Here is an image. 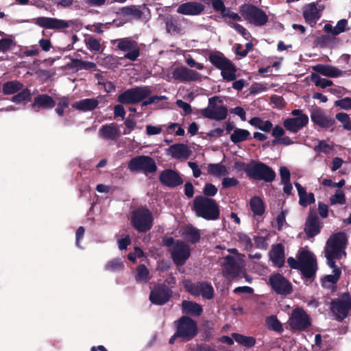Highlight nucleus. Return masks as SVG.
I'll use <instances>...</instances> for the list:
<instances>
[{
	"label": "nucleus",
	"mask_w": 351,
	"mask_h": 351,
	"mask_svg": "<svg viewBox=\"0 0 351 351\" xmlns=\"http://www.w3.org/2000/svg\"><path fill=\"white\" fill-rule=\"evenodd\" d=\"M347 243V236L343 232L333 234L328 239L324 254L328 266L332 269V274L327 275L322 279L323 287L330 288L338 281L341 270L335 265L334 259H339L343 255L346 256L345 249Z\"/></svg>",
	"instance_id": "obj_1"
},
{
	"label": "nucleus",
	"mask_w": 351,
	"mask_h": 351,
	"mask_svg": "<svg viewBox=\"0 0 351 351\" xmlns=\"http://www.w3.org/2000/svg\"><path fill=\"white\" fill-rule=\"evenodd\" d=\"M287 263L293 269H299L308 278L313 277L317 269L315 256L308 250L300 251L298 255V260L293 257L288 258Z\"/></svg>",
	"instance_id": "obj_2"
},
{
	"label": "nucleus",
	"mask_w": 351,
	"mask_h": 351,
	"mask_svg": "<svg viewBox=\"0 0 351 351\" xmlns=\"http://www.w3.org/2000/svg\"><path fill=\"white\" fill-rule=\"evenodd\" d=\"M193 210L197 216L206 220H216L219 218V205L213 199L206 196H197L193 200Z\"/></svg>",
	"instance_id": "obj_3"
},
{
	"label": "nucleus",
	"mask_w": 351,
	"mask_h": 351,
	"mask_svg": "<svg viewBox=\"0 0 351 351\" xmlns=\"http://www.w3.org/2000/svg\"><path fill=\"white\" fill-rule=\"evenodd\" d=\"M208 59L216 68L221 71V75L224 80L230 82L237 79L236 66L223 54L219 52L213 53L209 55Z\"/></svg>",
	"instance_id": "obj_4"
},
{
	"label": "nucleus",
	"mask_w": 351,
	"mask_h": 351,
	"mask_svg": "<svg viewBox=\"0 0 351 351\" xmlns=\"http://www.w3.org/2000/svg\"><path fill=\"white\" fill-rule=\"evenodd\" d=\"M245 255L231 256L228 255L221 261L223 275L228 279H234L244 272L245 263Z\"/></svg>",
	"instance_id": "obj_5"
},
{
	"label": "nucleus",
	"mask_w": 351,
	"mask_h": 351,
	"mask_svg": "<svg viewBox=\"0 0 351 351\" xmlns=\"http://www.w3.org/2000/svg\"><path fill=\"white\" fill-rule=\"evenodd\" d=\"M200 113L204 118L222 121L226 119L228 116V109L223 104L219 97L214 96L208 99V106L202 109Z\"/></svg>",
	"instance_id": "obj_6"
},
{
	"label": "nucleus",
	"mask_w": 351,
	"mask_h": 351,
	"mask_svg": "<svg viewBox=\"0 0 351 351\" xmlns=\"http://www.w3.org/2000/svg\"><path fill=\"white\" fill-rule=\"evenodd\" d=\"M247 176L250 179L269 182L275 179L276 173L271 167L265 164L252 160L247 169Z\"/></svg>",
	"instance_id": "obj_7"
},
{
	"label": "nucleus",
	"mask_w": 351,
	"mask_h": 351,
	"mask_svg": "<svg viewBox=\"0 0 351 351\" xmlns=\"http://www.w3.org/2000/svg\"><path fill=\"white\" fill-rule=\"evenodd\" d=\"M111 43L124 53L125 59L134 62L140 56V45L130 37L112 40Z\"/></svg>",
	"instance_id": "obj_8"
},
{
	"label": "nucleus",
	"mask_w": 351,
	"mask_h": 351,
	"mask_svg": "<svg viewBox=\"0 0 351 351\" xmlns=\"http://www.w3.org/2000/svg\"><path fill=\"white\" fill-rule=\"evenodd\" d=\"M176 335L183 341H188L193 339L197 334V323L187 316H182L175 322Z\"/></svg>",
	"instance_id": "obj_9"
},
{
	"label": "nucleus",
	"mask_w": 351,
	"mask_h": 351,
	"mask_svg": "<svg viewBox=\"0 0 351 351\" xmlns=\"http://www.w3.org/2000/svg\"><path fill=\"white\" fill-rule=\"evenodd\" d=\"M151 93L148 86H137L128 89L119 95L117 101L122 104H134L143 101Z\"/></svg>",
	"instance_id": "obj_10"
},
{
	"label": "nucleus",
	"mask_w": 351,
	"mask_h": 351,
	"mask_svg": "<svg viewBox=\"0 0 351 351\" xmlns=\"http://www.w3.org/2000/svg\"><path fill=\"white\" fill-rule=\"evenodd\" d=\"M128 168L132 172H143L145 174L154 173L157 170L155 160L147 156L132 158L128 162Z\"/></svg>",
	"instance_id": "obj_11"
},
{
	"label": "nucleus",
	"mask_w": 351,
	"mask_h": 351,
	"mask_svg": "<svg viewBox=\"0 0 351 351\" xmlns=\"http://www.w3.org/2000/svg\"><path fill=\"white\" fill-rule=\"evenodd\" d=\"M240 12L243 18L256 26H263L268 21V16L261 9L255 5L245 4L240 8Z\"/></svg>",
	"instance_id": "obj_12"
},
{
	"label": "nucleus",
	"mask_w": 351,
	"mask_h": 351,
	"mask_svg": "<svg viewBox=\"0 0 351 351\" xmlns=\"http://www.w3.org/2000/svg\"><path fill=\"white\" fill-rule=\"evenodd\" d=\"M152 215L144 208H138L132 213L131 222L136 230L139 232H146L152 226Z\"/></svg>",
	"instance_id": "obj_13"
},
{
	"label": "nucleus",
	"mask_w": 351,
	"mask_h": 351,
	"mask_svg": "<svg viewBox=\"0 0 351 351\" xmlns=\"http://www.w3.org/2000/svg\"><path fill=\"white\" fill-rule=\"evenodd\" d=\"M182 283L186 290L193 295H202L206 300H210L214 296V289L210 283L206 282L193 283L189 280H184Z\"/></svg>",
	"instance_id": "obj_14"
},
{
	"label": "nucleus",
	"mask_w": 351,
	"mask_h": 351,
	"mask_svg": "<svg viewBox=\"0 0 351 351\" xmlns=\"http://www.w3.org/2000/svg\"><path fill=\"white\" fill-rule=\"evenodd\" d=\"M291 114L294 117L285 119L283 126L289 132L297 133L308 124V117L298 109L292 110Z\"/></svg>",
	"instance_id": "obj_15"
},
{
	"label": "nucleus",
	"mask_w": 351,
	"mask_h": 351,
	"mask_svg": "<svg viewBox=\"0 0 351 351\" xmlns=\"http://www.w3.org/2000/svg\"><path fill=\"white\" fill-rule=\"evenodd\" d=\"M287 324L291 330H304L311 325V321L303 309L296 308L290 314Z\"/></svg>",
	"instance_id": "obj_16"
},
{
	"label": "nucleus",
	"mask_w": 351,
	"mask_h": 351,
	"mask_svg": "<svg viewBox=\"0 0 351 351\" xmlns=\"http://www.w3.org/2000/svg\"><path fill=\"white\" fill-rule=\"evenodd\" d=\"M171 254L175 264L177 265H182L189 258L191 250L185 243L177 241L171 249Z\"/></svg>",
	"instance_id": "obj_17"
},
{
	"label": "nucleus",
	"mask_w": 351,
	"mask_h": 351,
	"mask_svg": "<svg viewBox=\"0 0 351 351\" xmlns=\"http://www.w3.org/2000/svg\"><path fill=\"white\" fill-rule=\"evenodd\" d=\"M34 23L46 29L62 30L71 25V22L56 18L40 16L34 19Z\"/></svg>",
	"instance_id": "obj_18"
},
{
	"label": "nucleus",
	"mask_w": 351,
	"mask_h": 351,
	"mask_svg": "<svg viewBox=\"0 0 351 351\" xmlns=\"http://www.w3.org/2000/svg\"><path fill=\"white\" fill-rule=\"evenodd\" d=\"M269 285L277 293L287 295L291 292V285L281 274H274L269 277Z\"/></svg>",
	"instance_id": "obj_19"
},
{
	"label": "nucleus",
	"mask_w": 351,
	"mask_h": 351,
	"mask_svg": "<svg viewBox=\"0 0 351 351\" xmlns=\"http://www.w3.org/2000/svg\"><path fill=\"white\" fill-rule=\"evenodd\" d=\"M172 77L180 82L199 81L201 75L197 71L185 66H179L173 69Z\"/></svg>",
	"instance_id": "obj_20"
},
{
	"label": "nucleus",
	"mask_w": 351,
	"mask_h": 351,
	"mask_svg": "<svg viewBox=\"0 0 351 351\" xmlns=\"http://www.w3.org/2000/svg\"><path fill=\"white\" fill-rule=\"evenodd\" d=\"M331 309L337 319L343 320L347 317L348 311L351 310V298L347 297L332 302Z\"/></svg>",
	"instance_id": "obj_21"
},
{
	"label": "nucleus",
	"mask_w": 351,
	"mask_h": 351,
	"mask_svg": "<svg viewBox=\"0 0 351 351\" xmlns=\"http://www.w3.org/2000/svg\"><path fill=\"white\" fill-rule=\"evenodd\" d=\"M171 296V290L165 285H158L151 291L150 301L155 304L162 305L167 302Z\"/></svg>",
	"instance_id": "obj_22"
},
{
	"label": "nucleus",
	"mask_w": 351,
	"mask_h": 351,
	"mask_svg": "<svg viewBox=\"0 0 351 351\" xmlns=\"http://www.w3.org/2000/svg\"><path fill=\"white\" fill-rule=\"evenodd\" d=\"M312 121L322 128H329L335 123V120L328 117L321 109H315L311 114Z\"/></svg>",
	"instance_id": "obj_23"
},
{
	"label": "nucleus",
	"mask_w": 351,
	"mask_h": 351,
	"mask_svg": "<svg viewBox=\"0 0 351 351\" xmlns=\"http://www.w3.org/2000/svg\"><path fill=\"white\" fill-rule=\"evenodd\" d=\"M160 181L169 187H175L183 182L180 175L171 169L162 171L160 175Z\"/></svg>",
	"instance_id": "obj_24"
},
{
	"label": "nucleus",
	"mask_w": 351,
	"mask_h": 351,
	"mask_svg": "<svg viewBox=\"0 0 351 351\" xmlns=\"http://www.w3.org/2000/svg\"><path fill=\"white\" fill-rule=\"evenodd\" d=\"M56 106L55 100L47 94H39L34 99L32 108L36 111L40 109H51Z\"/></svg>",
	"instance_id": "obj_25"
},
{
	"label": "nucleus",
	"mask_w": 351,
	"mask_h": 351,
	"mask_svg": "<svg viewBox=\"0 0 351 351\" xmlns=\"http://www.w3.org/2000/svg\"><path fill=\"white\" fill-rule=\"evenodd\" d=\"M269 259L278 267H281L285 262V249L282 244L273 245L269 253Z\"/></svg>",
	"instance_id": "obj_26"
},
{
	"label": "nucleus",
	"mask_w": 351,
	"mask_h": 351,
	"mask_svg": "<svg viewBox=\"0 0 351 351\" xmlns=\"http://www.w3.org/2000/svg\"><path fill=\"white\" fill-rule=\"evenodd\" d=\"M304 230L310 237H313L319 232L320 221L315 213L309 214L306 221Z\"/></svg>",
	"instance_id": "obj_27"
},
{
	"label": "nucleus",
	"mask_w": 351,
	"mask_h": 351,
	"mask_svg": "<svg viewBox=\"0 0 351 351\" xmlns=\"http://www.w3.org/2000/svg\"><path fill=\"white\" fill-rule=\"evenodd\" d=\"M204 9V6L198 2H187L180 5L177 12L185 15H197Z\"/></svg>",
	"instance_id": "obj_28"
},
{
	"label": "nucleus",
	"mask_w": 351,
	"mask_h": 351,
	"mask_svg": "<svg viewBox=\"0 0 351 351\" xmlns=\"http://www.w3.org/2000/svg\"><path fill=\"white\" fill-rule=\"evenodd\" d=\"M168 153L173 158L185 160L189 157L191 151L186 145L178 143L170 146Z\"/></svg>",
	"instance_id": "obj_29"
},
{
	"label": "nucleus",
	"mask_w": 351,
	"mask_h": 351,
	"mask_svg": "<svg viewBox=\"0 0 351 351\" xmlns=\"http://www.w3.org/2000/svg\"><path fill=\"white\" fill-rule=\"evenodd\" d=\"M314 71L328 77H337L343 74V71L328 64H317L313 67Z\"/></svg>",
	"instance_id": "obj_30"
},
{
	"label": "nucleus",
	"mask_w": 351,
	"mask_h": 351,
	"mask_svg": "<svg viewBox=\"0 0 351 351\" xmlns=\"http://www.w3.org/2000/svg\"><path fill=\"white\" fill-rule=\"evenodd\" d=\"M303 16L306 21L313 26L321 17L320 10H318L315 4L310 3L304 8Z\"/></svg>",
	"instance_id": "obj_31"
},
{
	"label": "nucleus",
	"mask_w": 351,
	"mask_h": 351,
	"mask_svg": "<svg viewBox=\"0 0 351 351\" xmlns=\"http://www.w3.org/2000/svg\"><path fill=\"white\" fill-rule=\"evenodd\" d=\"M99 135L106 140H115L120 135L119 130L116 123H110L103 125L99 130Z\"/></svg>",
	"instance_id": "obj_32"
},
{
	"label": "nucleus",
	"mask_w": 351,
	"mask_h": 351,
	"mask_svg": "<svg viewBox=\"0 0 351 351\" xmlns=\"http://www.w3.org/2000/svg\"><path fill=\"white\" fill-rule=\"evenodd\" d=\"M99 105L97 98H88L81 99L72 104V107L76 110L87 112L95 110Z\"/></svg>",
	"instance_id": "obj_33"
},
{
	"label": "nucleus",
	"mask_w": 351,
	"mask_h": 351,
	"mask_svg": "<svg viewBox=\"0 0 351 351\" xmlns=\"http://www.w3.org/2000/svg\"><path fill=\"white\" fill-rule=\"evenodd\" d=\"M295 186L297 189L299 196V204L303 207H306L315 201L313 193H307L306 189L298 182H295Z\"/></svg>",
	"instance_id": "obj_34"
},
{
	"label": "nucleus",
	"mask_w": 351,
	"mask_h": 351,
	"mask_svg": "<svg viewBox=\"0 0 351 351\" xmlns=\"http://www.w3.org/2000/svg\"><path fill=\"white\" fill-rule=\"evenodd\" d=\"M182 307L184 313L192 315H199L203 311L199 304L186 300L182 302Z\"/></svg>",
	"instance_id": "obj_35"
},
{
	"label": "nucleus",
	"mask_w": 351,
	"mask_h": 351,
	"mask_svg": "<svg viewBox=\"0 0 351 351\" xmlns=\"http://www.w3.org/2000/svg\"><path fill=\"white\" fill-rule=\"evenodd\" d=\"M228 173V168L221 163L209 164L208 165V173L215 177L225 176Z\"/></svg>",
	"instance_id": "obj_36"
},
{
	"label": "nucleus",
	"mask_w": 351,
	"mask_h": 351,
	"mask_svg": "<svg viewBox=\"0 0 351 351\" xmlns=\"http://www.w3.org/2000/svg\"><path fill=\"white\" fill-rule=\"evenodd\" d=\"M23 84L17 80H12L5 83L2 87L4 95H12L22 90Z\"/></svg>",
	"instance_id": "obj_37"
},
{
	"label": "nucleus",
	"mask_w": 351,
	"mask_h": 351,
	"mask_svg": "<svg viewBox=\"0 0 351 351\" xmlns=\"http://www.w3.org/2000/svg\"><path fill=\"white\" fill-rule=\"evenodd\" d=\"M250 133L248 130L236 128L230 135V140L234 144L245 141L249 138Z\"/></svg>",
	"instance_id": "obj_38"
},
{
	"label": "nucleus",
	"mask_w": 351,
	"mask_h": 351,
	"mask_svg": "<svg viewBox=\"0 0 351 351\" xmlns=\"http://www.w3.org/2000/svg\"><path fill=\"white\" fill-rule=\"evenodd\" d=\"M182 236L191 243H197L200 239L199 231L191 226H186L183 229Z\"/></svg>",
	"instance_id": "obj_39"
},
{
	"label": "nucleus",
	"mask_w": 351,
	"mask_h": 351,
	"mask_svg": "<svg viewBox=\"0 0 351 351\" xmlns=\"http://www.w3.org/2000/svg\"><path fill=\"white\" fill-rule=\"evenodd\" d=\"M249 123L256 128H258L265 132H269L273 126L270 121H263L258 117L252 118L249 121Z\"/></svg>",
	"instance_id": "obj_40"
},
{
	"label": "nucleus",
	"mask_w": 351,
	"mask_h": 351,
	"mask_svg": "<svg viewBox=\"0 0 351 351\" xmlns=\"http://www.w3.org/2000/svg\"><path fill=\"white\" fill-rule=\"evenodd\" d=\"M167 31L172 35L179 34L181 32V28L178 20L171 16H167L165 19Z\"/></svg>",
	"instance_id": "obj_41"
},
{
	"label": "nucleus",
	"mask_w": 351,
	"mask_h": 351,
	"mask_svg": "<svg viewBox=\"0 0 351 351\" xmlns=\"http://www.w3.org/2000/svg\"><path fill=\"white\" fill-rule=\"evenodd\" d=\"M84 43L86 47L91 51H99L101 50V39L93 36L85 37Z\"/></svg>",
	"instance_id": "obj_42"
},
{
	"label": "nucleus",
	"mask_w": 351,
	"mask_h": 351,
	"mask_svg": "<svg viewBox=\"0 0 351 351\" xmlns=\"http://www.w3.org/2000/svg\"><path fill=\"white\" fill-rule=\"evenodd\" d=\"M250 208L254 216H261L265 211L263 201L258 197H254L250 200Z\"/></svg>",
	"instance_id": "obj_43"
},
{
	"label": "nucleus",
	"mask_w": 351,
	"mask_h": 351,
	"mask_svg": "<svg viewBox=\"0 0 351 351\" xmlns=\"http://www.w3.org/2000/svg\"><path fill=\"white\" fill-rule=\"evenodd\" d=\"M232 336L238 343L245 347H252L256 343L255 339L252 337H247L238 333H232Z\"/></svg>",
	"instance_id": "obj_44"
},
{
	"label": "nucleus",
	"mask_w": 351,
	"mask_h": 351,
	"mask_svg": "<svg viewBox=\"0 0 351 351\" xmlns=\"http://www.w3.org/2000/svg\"><path fill=\"white\" fill-rule=\"evenodd\" d=\"M313 149L317 154L322 153L328 154L333 150V145L327 143L326 141L318 140L317 145L314 147Z\"/></svg>",
	"instance_id": "obj_45"
},
{
	"label": "nucleus",
	"mask_w": 351,
	"mask_h": 351,
	"mask_svg": "<svg viewBox=\"0 0 351 351\" xmlns=\"http://www.w3.org/2000/svg\"><path fill=\"white\" fill-rule=\"evenodd\" d=\"M329 202L330 205L345 204L346 202V198L343 191L340 189L336 190L335 194L330 196Z\"/></svg>",
	"instance_id": "obj_46"
},
{
	"label": "nucleus",
	"mask_w": 351,
	"mask_h": 351,
	"mask_svg": "<svg viewBox=\"0 0 351 351\" xmlns=\"http://www.w3.org/2000/svg\"><path fill=\"white\" fill-rule=\"evenodd\" d=\"M15 47L16 43L12 36L0 40V52L5 53L13 49Z\"/></svg>",
	"instance_id": "obj_47"
},
{
	"label": "nucleus",
	"mask_w": 351,
	"mask_h": 351,
	"mask_svg": "<svg viewBox=\"0 0 351 351\" xmlns=\"http://www.w3.org/2000/svg\"><path fill=\"white\" fill-rule=\"evenodd\" d=\"M72 64L74 67L78 69L95 70L97 65L93 62L84 61L80 59H72Z\"/></svg>",
	"instance_id": "obj_48"
},
{
	"label": "nucleus",
	"mask_w": 351,
	"mask_h": 351,
	"mask_svg": "<svg viewBox=\"0 0 351 351\" xmlns=\"http://www.w3.org/2000/svg\"><path fill=\"white\" fill-rule=\"evenodd\" d=\"M123 267L124 265L122 260L121 258H116L108 261L105 265V269L107 271L114 272L122 270Z\"/></svg>",
	"instance_id": "obj_49"
},
{
	"label": "nucleus",
	"mask_w": 351,
	"mask_h": 351,
	"mask_svg": "<svg viewBox=\"0 0 351 351\" xmlns=\"http://www.w3.org/2000/svg\"><path fill=\"white\" fill-rule=\"evenodd\" d=\"M21 91L12 97V101L14 103H21L31 99V92L28 88L21 90Z\"/></svg>",
	"instance_id": "obj_50"
},
{
	"label": "nucleus",
	"mask_w": 351,
	"mask_h": 351,
	"mask_svg": "<svg viewBox=\"0 0 351 351\" xmlns=\"http://www.w3.org/2000/svg\"><path fill=\"white\" fill-rule=\"evenodd\" d=\"M149 279V272L146 267L141 265L137 268V274L136 275V280L138 282H146Z\"/></svg>",
	"instance_id": "obj_51"
},
{
	"label": "nucleus",
	"mask_w": 351,
	"mask_h": 351,
	"mask_svg": "<svg viewBox=\"0 0 351 351\" xmlns=\"http://www.w3.org/2000/svg\"><path fill=\"white\" fill-rule=\"evenodd\" d=\"M311 80L314 82L315 85L325 88L333 84L332 82L325 78H322L319 75L313 73L311 75Z\"/></svg>",
	"instance_id": "obj_52"
},
{
	"label": "nucleus",
	"mask_w": 351,
	"mask_h": 351,
	"mask_svg": "<svg viewBox=\"0 0 351 351\" xmlns=\"http://www.w3.org/2000/svg\"><path fill=\"white\" fill-rule=\"evenodd\" d=\"M227 23L232 28H234L239 34L246 39L249 40L251 38L250 33L242 25L234 23V21H227Z\"/></svg>",
	"instance_id": "obj_53"
},
{
	"label": "nucleus",
	"mask_w": 351,
	"mask_h": 351,
	"mask_svg": "<svg viewBox=\"0 0 351 351\" xmlns=\"http://www.w3.org/2000/svg\"><path fill=\"white\" fill-rule=\"evenodd\" d=\"M266 322L269 328L280 332L283 330L282 324L277 319L276 317L270 316L267 317Z\"/></svg>",
	"instance_id": "obj_54"
},
{
	"label": "nucleus",
	"mask_w": 351,
	"mask_h": 351,
	"mask_svg": "<svg viewBox=\"0 0 351 351\" xmlns=\"http://www.w3.org/2000/svg\"><path fill=\"white\" fill-rule=\"evenodd\" d=\"M69 106V99L66 97L59 98L56 112L57 114L62 117L64 114V109L67 108Z\"/></svg>",
	"instance_id": "obj_55"
},
{
	"label": "nucleus",
	"mask_w": 351,
	"mask_h": 351,
	"mask_svg": "<svg viewBox=\"0 0 351 351\" xmlns=\"http://www.w3.org/2000/svg\"><path fill=\"white\" fill-rule=\"evenodd\" d=\"M336 119L343 123V128L346 130H351V123L348 114L344 112L337 113Z\"/></svg>",
	"instance_id": "obj_56"
},
{
	"label": "nucleus",
	"mask_w": 351,
	"mask_h": 351,
	"mask_svg": "<svg viewBox=\"0 0 351 351\" xmlns=\"http://www.w3.org/2000/svg\"><path fill=\"white\" fill-rule=\"evenodd\" d=\"M23 54L25 56H36L40 53V49L36 45H31L29 47H25L23 51Z\"/></svg>",
	"instance_id": "obj_57"
},
{
	"label": "nucleus",
	"mask_w": 351,
	"mask_h": 351,
	"mask_svg": "<svg viewBox=\"0 0 351 351\" xmlns=\"http://www.w3.org/2000/svg\"><path fill=\"white\" fill-rule=\"evenodd\" d=\"M335 106L341 108L343 110H351V98L345 97L335 102Z\"/></svg>",
	"instance_id": "obj_58"
},
{
	"label": "nucleus",
	"mask_w": 351,
	"mask_h": 351,
	"mask_svg": "<svg viewBox=\"0 0 351 351\" xmlns=\"http://www.w3.org/2000/svg\"><path fill=\"white\" fill-rule=\"evenodd\" d=\"M239 180L235 178L225 177L221 182V185L223 189L236 186L239 184Z\"/></svg>",
	"instance_id": "obj_59"
},
{
	"label": "nucleus",
	"mask_w": 351,
	"mask_h": 351,
	"mask_svg": "<svg viewBox=\"0 0 351 351\" xmlns=\"http://www.w3.org/2000/svg\"><path fill=\"white\" fill-rule=\"evenodd\" d=\"M223 17L226 18V23L227 21H234L237 23V21H241V17L237 13L232 12L230 10H226L223 14Z\"/></svg>",
	"instance_id": "obj_60"
},
{
	"label": "nucleus",
	"mask_w": 351,
	"mask_h": 351,
	"mask_svg": "<svg viewBox=\"0 0 351 351\" xmlns=\"http://www.w3.org/2000/svg\"><path fill=\"white\" fill-rule=\"evenodd\" d=\"M217 187L214 184L206 183L204 186L203 193L207 197H213L217 194Z\"/></svg>",
	"instance_id": "obj_61"
},
{
	"label": "nucleus",
	"mask_w": 351,
	"mask_h": 351,
	"mask_svg": "<svg viewBox=\"0 0 351 351\" xmlns=\"http://www.w3.org/2000/svg\"><path fill=\"white\" fill-rule=\"evenodd\" d=\"M348 21L346 19H341L339 21L335 27V34L339 35L342 32H344L347 30Z\"/></svg>",
	"instance_id": "obj_62"
},
{
	"label": "nucleus",
	"mask_w": 351,
	"mask_h": 351,
	"mask_svg": "<svg viewBox=\"0 0 351 351\" xmlns=\"http://www.w3.org/2000/svg\"><path fill=\"white\" fill-rule=\"evenodd\" d=\"M123 10H124L125 14H131L137 19H140L143 14L142 12L139 9H138L135 7L124 8H123Z\"/></svg>",
	"instance_id": "obj_63"
},
{
	"label": "nucleus",
	"mask_w": 351,
	"mask_h": 351,
	"mask_svg": "<svg viewBox=\"0 0 351 351\" xmlns=\"http://www.w3.org/2000/svg\"><path fill=\"white\" fill-rule=\"evenodd\" d=\"M187 351H217L216 350L209 347V346H192L191 345H189L188 346V350Z\"/></svg>",
	"instance_id": "obj_64"
}]
</instances>
